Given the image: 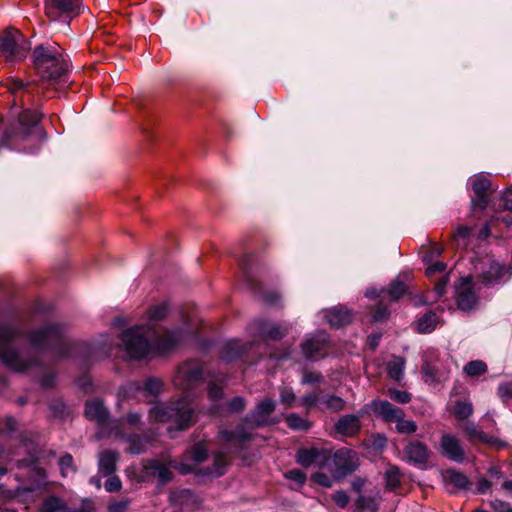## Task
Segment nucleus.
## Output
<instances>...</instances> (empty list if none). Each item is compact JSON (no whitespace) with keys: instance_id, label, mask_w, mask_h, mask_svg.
<instances>
[{"instance_id":"nucleus-1","label":"nucleus","mask_w":512,"mask_h":512,"mask_svg":"<svg viewBox=\"0 0 512 512\" xmlns=\"http://www.w3.org/2000/svg\"><path fill=\"white\" fill-rule=\"evenodd\" d=\"M24 339V334L15 327L0 324V359L5 366L16 372H24L39 363L38 354L49 353L53 359H64L76 352L87 351L92 357L94 348L84 343L70 342L65 337L63 326L47 325L29 333L28 358L17 346Z\"/></svg>"},{"instance_id":"nucleus-2","label":"nucleus","mask_w":512,"mask_h":512,"mask_svg":"<svg viewBox=\"0 0 512 512\" xmlns=\"http://www.w3.org/2000/svg\"><path fill=\"white\" fill-rule=\"evenodd\" d=\"M41 115L35 112H24L18 122L5 131L0 143L3 148L33 153L38 150L47 138V133L39 125Z\"/></svg>"},{"instance_id":"nucleus-3","label":"nucleus","mask_w":512,"mask_h":512,"mask_svg":"<svg viewBox=\"0 0 512 512\" xmlns=\"http://www.w3.org/2000/svg\"><path fill=\"white\" fill-rule=\"evenodd\" d=\"M160 325V306H154L149 314L147 326H136L120 335V344L127 356L133 360L146 358L151 352V343Z\"/></svg>"},{"instance_id":"nucleus-4","label":"nucleus","mask_w":512,"mask_h":512,"mask_svg":"<svg viewBox=\"0 0 512 512\" xmlns=\"http://www.w3.org/2000/svg\"><path fill=\"white\" fill-rule=\"evenodd\" d=\"M275 401L270 398L261 400L243 419L235 430H222L219 433L221 440L228 445L242 447L251 440L248 429H255L268 425L271 414L275 411Z\"/></svg>"},{"instance_id":"nucleus-5","label":"nucleus","mask_w":512,"mask_h":512,"mask_svg":"<svg viewBox=\"0 0 512 512\" xmlns=\"http://www.w3.org/2000/svg\"><path fill=\"white\" fill-rule=\"evenodd\" d=\"M33 65L42 81L53 83L68 71V60L56 43H46L35 47Z\"/></svg>"},{"instance_id":"nucleus-6","label":"nucleus","mask_w":512,"mask_h":512,"mask_svg":"<svg viewBox=\"0 0 512 512\" xmlns=\"http://www.w3.org/2000/svg\"><path fill=\"white\" fill-rule=\"evenodd\" d=\"M30 50V42L16 29H7L0 35V55L6 61L24 59Z\"/></svg>"},{"instance_id":"nucleus-7","label":"nucleus","mask_w":512,"mask_h":512,"mask_svg":"<svg viewBox=\"0 0 512 512\" xmlns=\"http://www.w3.org/2000/svg\"><path fill=\"white\" fill-rule=\"evenodd\" d=\"M192 416L193 408L187 402H178L174 406L162 407V422L166 420L175 422V428L173 426L167 428L171 438L176 437V431L185 430L191 425Z\"/></svg>"},{"instance_id":"nucleus-8","label":"nucleus","mask_w":512,"mask_h":512,"mask_svg":"<svg viewBox=\"0 0 512 512\" xmlns=\"http://www.w3.org/2000/svg\"><path fill=\"white\" fill-rule=\"evenodd\" d=\"M333 474L336 478H343L353 473L359 466V458L355 451L340 449L333 456Z\"/></svg>"},{"instance_id":"nucleus-9","label":"nucleus","mask_w":512,"mask_h":512,"mask_svg":"<svg viewBox=\"0 0 512 512\" xmlns=\"http://www.w3.org/2000/svg\"><path fill=\"white\" fill-rule=\"evenodd\" d=\"M456 303L459 309L468 311L477 305L478 296L474 290L472 279L467 277L461 279L455 286Z\"/></svg>"},{"instance_id":"nucleus-10","label":"nucleus","mask_w":512,"mask_h":512,"mask_svg":"<svg viewBox=\"0 0 512 512\" xmlns=\"http://www.w3.org/2000/svg\"><path fill=\"white\" fill-rule=\"evenodd\" d=\"M512 278V265L491 262L481 274L482 282L488 286L507 282Z\"/></svg>"},{"instance_id":"nucleus-11","label":"nucleus","mask_w":512,"mask_h":512,"mask_svg":"<svg viewBox=\"0 0 512 512\" xmlns=\"http://www.w3.org/2000/svg\"><path fill=\"white\" fill-rule=\"evenodd\" d=\"M368 407L376 417L381 418L385 422H395L404 417L403 409L394 406L387 400H373Z\"/></svg>"},{"instance_id":"nucleus-12","label":"nucleus","mask_w":512,"mask_h":512,"mask_svg":"<svg viewBox=\"0 0 512 512\" xmlns=\"http://www.w3.org/2000/svg\"><path fill=\"white\" fill-rule=\"evenodd\" d=\"M440 447L442 455L449 460L457 463H462L465 460V451L457 437L451 434H443Z\"/></svg>"},{"instance_id":"nucleus-13","label":"nucleus","mask_w":512,"mask_h":512,"mask_svg":"<svg viewBox=\"0 0 512 512\" xmlns=\"http://www.w3.org/2000/svg\"><path fill=\"white\" fill-rule=\"evenodd\" d=\"M252 325L259 336L273 341L282 339L288 332L286 327H282L265 319L254 320Z\"/></svg>"},{"instance_id":"nucleus-14","label":"nucleus","mask_w":512,"mask_h":512,"mask_svg":"<svg viewBox=\"0 0 512 512\" xmlns=\"http://www.w3.org/2000/svg\"><path fill=\"white\" fill-rule=\"evenodd\" d=\"M328 343V334L319 331L308 336L301 344L302 353L305 358H312L323 351Z\"/></svg>"},{"instance_id":"nucleus-15","label":"nucleus","mask_w":512,"mask_h":512,"mask_svg":"<svg viewBox=\"0 0 512 512\" xmlns=\"http://www.w3.org/2000/svg\"><path fill=\"white\" fill-rule=\"evenodd\" d=\"M22 454H26L25 457L16 459V466L18 468L24 466H30L35 463L38 459L39 450L37 448L36 443L32 439H23L21 441L20 446L14 452L15 456H20Z\"/></svg>"},{"instance_id":"nucleus-16","label":"nucleus","mask_w":512,"mask_h":512,"mask_svg":"<svg viewBox=\"0 0 512 512\" xmlns=\"http://www.w3.org/2000/svg\"><path fill=\"white\" fill-rule=\"evenodd\" d=\"M143 393L146 396L153 397V401H151V408L149 409L148 417L152 422H158L160 420V405L158 401V396L160 394V381L156 378H150L147 380L145 387L143 389Z\"/></svg>"},{"instance_id":"nucleus-17","label":"nucleus","mask_w":512,"mask_h":512,"mask_svg":"<svg viewBox=\"0 0 512 512\" xmlns=\"http://www.w3.org/2000/svg\"><path fill=\"white\" fill-rule=\"evenodd\" d=\"M334 428L338 434L352 437L361 429L360 416L355 414L343 415L335 423Z\"/></svg>"},{"instance_id":"nucleus-18","label":"nucleus","mask_w":512,"mask_h":512,"mask_svg":"<svg viewBox=\"0 0 512 512\" xmlns=\"http://www.w3.org/2000/svg\"><path fill=\"white\" fill-rule=\"evenodd\" d=\"M407 459L414 464H424L428 461L430 451L428 447L420 441H412L404 449Z\"/></svg>"},{"instance_id":"nucleus-19","label":"nucleus","mask_w":512,"mask_h":512,"mask_svg":"<svg viewBox=\"0 0 512 512\" xmlns=\"http://www.w3.org/2000/svg\"><path fill=\"white\" fill-rule=\"evenodd\" d=\"M119 455L116 451L107 449L101 451L98 455V471L102 476L112 475L117 468Z\"/></svg>"},{"instance_id":"nucleus-20","label":"nucleus","mask_w":512,"mask_h":512,"mask_svg":"<svg viewBox=\"0 0 512 512\" xmlns=\"http://www.w3.org/2000/svg\"><path fill=\"white\" fill-rule=\"evenodd\" d=\"M187 331L183 328L162 331V354L177 348L186 338Z\"/></svg>"},{"instance_id":"nucleus-21","label":"nucleus","mask_w":512,"mask_h":512,"mask_svg":"<svg viewBox=\"0 0 512 512\" xmlns=\"http://www.w3.org/2000/svg\"><path fill=\"white\" fill-rule=\"evenodd\" d=\"M202 375L203 367L199 361H187L178 369V377H182L187 381V386L192 382L199 381L202 378Z\"/></svg>"},{"instance_id":"nucleus-22","label":"nucleus","mask_w":512,"mask_h":512,"mask_svg":"<svg viewBox=\"0 0 512 512\" xmlns=\"http://www.w3.org/2000/svg\"><path fill=\"white\" fill-rule=\"evenodd\" d=\"M85 415L89 420L102 425L108 420L109 413L102 401L96 399L86 403Z\"/></svg>"},{"instance_id":"nucleus-23","label":"nucleus","mask_w":512,"mask_h":512,"mask_svg":"<svg viewBox=\"0 0 512 512\" xmlns=\"http://www.w3.org/2000/svg\"><path fill=\"white\" fill-rule=\"evenodd\" d=\"M325 317L331 326L339 328L351 322L352 313L346 307L339 306L330 309Z\"/></svg>"},{"instance_id":"nucleus-24","label":"nucleus","mask_w":512,"mask_h":512,"mask_svg":"<svg viewBox=\"0 0 512 512\" xmlns=\"http://www.w3.org/2000/svg\"><path fill=\"white\" fill-rule=\"evenodd\" d=\"M244 351V347L237 340H229L222 346L220 358L225 362H232Z\"/></svg>"},{"instance_id":"nucleus-25","label":"nucleus","mask_w":512,"mask_h":512,"mask_svg":"<svg viewBox=\"0 0 512 512\" xmlns=\"http://www.w3.org/2000/svg\"><path fill=\"white\" fill-rule=\"evenodd\" d=\"M80 7V0H47V10L51 13L52 9H57L61 12L70 13L75 12Z\"/></svg>"},{"instance_id":"nucleus-26","label":"nucleus","mask_w":512,"mask_h":512,"mask_svg":"<svg viewBox=\"0 0 512 512\" xmlns=\"http://www.w3.org/2000/svg\"><path fill=\"white\" fill-rule=\"evenodd\" d=\"M445 480L454 485L456 488L466 490L469 488L471 482L466 475L454 469H448L445 472Z\"/></svg>"},{"instance_id":"nucleus-27","label":"nucleus","mask_w":512,"mask_h":512,"mask_svg":"<svg viewBox=\"0 0 512 512\" xmlns=\"http://www.w3.org/2000/svg\"><path fill=\"white\" fill-rule=\"evenodd\" d=\"M405 368V360L403 357L394 356L387 363L388 375L391 379L400 381L403 378Z\"/></svg>"},{"instance_id":"nucleus-28","label":"nucleus","mask_w":512,"mask_h":512,"mask_svg":"<svg viewBox=\"0 0 512 512\" xmlns=\"http://www.w3.org/2000/svg\"><path fill=\"white\" fill-rule=\"evenodd\" d=\"M437 315L433 312H428L418 319L417 331L419 333H430L437 325Z\"/></svg>"},{"instance_id":"nucleus-29","label":"nucleus","mask_w":512,"mask_h":512,"mask_svg":"<svg viewBox=\"0 0 512 512\" xmlns=\"http://www.w3.org/2000/svg\"><path fill=\"white\" fill-rule=\"evenodd\" d=\"M321 456V452L317 448L302 449L297 453V462L305 467L315 463Z\"/></svg>"},{"instance_id":"nucleus-30","label":"nucleus","mask_w":512,"mask_h":512,"mask_svg":"<svg viewBox=\"0 0 512 512\" xmlns=\"http://www.w3.org/2000/svg\"><path fill=\"white\" fill-rule=\"evenodd\" d=\"M462 429L469 440H477L483 443L491 442V438H489L483 431L479 430L472 422L465 423L462 426Z\"/></svg>"},{"instance_id":"nucleus-31","label":"nucleus","mask_w":512,"mask_h":512,"mask_svg":"<svg viewBox=\"0 0 512 512\" xmlns=\"http://www.w3.org/2000/svg\"><path fill=\"white\" fill-rule=\"evenodd\" d=\"M321 404H323L326 409H329L332 412H339L345 408L346 402L343 398L334 394H322Z\"/></svg>"},{"instance_id":"nucleus-32","label":"nucleus","mask_w":512,"mask_h":512,"mask_svg":"<svg viewBox=\"0 0 512 512\" xmlns=\"http://www.w3.org/2000/svg\"><path fill=\"white\" fill-rule=\"evenodd\" d=\"M471 186L475 194H487L491 184L488 176L480 173L471 179Z\"/></svg>"},{"instance_id":"nucleus-33","label":"nucleus","mask_w":512,"mask_h":512,"mask_svg":"<svg viewBox=\"0 0 512 512\" xmlns=\"http://www.w3.org/2000/svg\"><path fill=\"white\" fill-rule=\"evenodd\" d=\"M65 507V502L56 496L47 498L41 505L39 512H61Z\"/></svg>"},{"instance_id":"nucleus-34","label":"nucleus","mask_w":512,"mask_h":512,"mask_svg":"<svg viewBox=\"0 0 512 512\" xmlns=\"http://www.w3.org/2000/svg\"><path fill=\"white\" fill-rule=\"evenodd\" d=\"M286 423L289 428L298 431H307L311 427V424L308 420L294 413L286 417Z\"/></svg>"},{"instance_id":"nucleus-35","label":"nucleus","mask_w":512,"mask_h":512,"mask_svg":"<svg viewBox=\"0 0 512 512\" xmlns=\"http://www.w3.org/2000/svg\"><path fill=\"white\" fill-rule=\"evenodd\" d=\"M463 370L471 377L480 376L487 371V365L481 360H474L468 362Z\"/></svg>"},{"instance_id":"nucleus-36","label":"nucleus","mask_w":512,"mask_h":512,"mask_svg":"<svg viewBox=\"0 0 512 512\" xmlns=\"http://www.w3.org/2000/svg\"><path fill=\"white\" fill-rule=\"evenodd\" d=\"M453 413L457 419H467L473 413L472 404L468 402L458 401L454 406Z\"/></svg>"},{"instance_id":"nucleus-37","label":"nucleus","mask_w":512,"mask_h":512,"mask_svg":"<svg viewBox=\"0 0 512 512\" xmlns=\"http://www.w3.org/2000/svg\"><path fill=\"white\" fill-rule=\"evenodd\" d=\"M129 443V452L132 454H140L146 450L148 442L138 435L129 436L127 439Z\"/></svg>"},{"instance_id":"nucleus-38","label":"nucleus","mask_w":512,"mask_h":512,"mask_svg":"<svg viewBox=\"0 0 512 512\" xmlns=\"http://www.w3.org/2000/svg\"><path fill=\"white\" fill-rule=\"evenodd\" d=\"M406 292V286L402 281L396 280L392 282L387 289V293L391 300H398L401 298Z\"/></svg>"},{"instance_id":"nucleus-39","label":"nucleus","mask_w":512,"mask_h":512,"mask_svg":"<svg viewBox=\"0 0 512 512\" xmlns=\"http://www.w3.org/2000/svg\"><path fill=\"white\" fill-rule=\"evenodd\" d=\"M396 430L400 434H412L417 430V424L413 420H404V417H401V420H396Z\"/></svg>"},{"instance_id":"nucleus-40","label":"nucleus","mask_w":512,"mask_h":512,"mask_svg":"<svg viewBox=\"0 0 512 512\" xmlns=\"http://www.w3.org/2000/svg\"><path fill=\"white\" fill-rule=\"evenodd\" d=\"M387 395L390 397V399L399 404H406L411 401L410 393L395 388H389L387 390Z\"/></svg>"},{"instance_id":"nucleus-41","label":"nucleus","mask_w":512,"mask_h":512,"mask_svg":"<svg viewBox=\"0 0 512 512\" xmlns=\"http://www.w3.org/2000/svg\"><path fill=\"white\" fill-rule=\"evenodd\" d=\"M59 467L63 477L68 476L70 472H75L72 455L68 453L63 455L59 460Z\"/></svg>"},{"instance_id":"nucleus-42","label":"nucleus","mask_w":512,"mask_h":512,"mask_svg":"<svg viewBox=\"0 0 512 512\" xmlns=\"http://www.w3.org/2000/svg\"><path fill=\"white\" fill-rule=\"evenodd\" d=\"M279 398L280 402L284 404L286 408L294 406L296 400L295 393L293 392L292 388L289 387H282L280 389Z\"/></svg>"},{"instance_id":"nucleus-43","label":"nucleus","mask_w":512,"mask_h":512,"mask_svg":"<svg viewBox=\"0 0 512 512\" xmlns=\"http://www.w3.org/2000/svg\"><path fill=\"white\" fill-rule=\"evenodd\" d=\"M423 379L426 383H432L438 379L437 369L428 361H424L422 365Z\"/></svg>"},{"instance_id":"nucleus-44","label":"nucleus","mask_w":512,"mask_h":512,"mask_svg":"<svg viewBox=\"0 0 512 512\" xmlns=\"http://www.w3.org/2000/svg\"><path fill=\"white\" fill-rule=\"evenodd\" d=\"M321 400H322V392L321 391H317V392L312 393V394L304 395L301 398V404L303 406H305L309 410L312 407H315L318 404H320Z\"/></svg>"},{"instance_id":"nucleus-45","label":"nucleus","mask_w":512,"mask_h":512,"mask_svg":"<svg viewBox=\"0 0 512 512\" xmlns=\"http://www.w3.org/2000/svg\"><path fill=\"white\" fill-rule=\"evenodd\" d=\"M385 478L387 487L391 490H394L400 484L399 471L397 468H391L387 470Z\"/></svg>"},{"instance_id":"nucleus-46","label":"nucleus","mask_w":512,"mask_h":512,"mask_svg":"<svg viewBox=\"0 0 512 512\" xmlns=\"http://www.w3.org/2000/svg\"><path fill=\"white\" fill-rule=\"evenodd\" d=\"M208 455L207 448L204 443L196 444L192 449V459L196 463H201L206 460Z\"/></svg>"},{"instance_id":"nucleus-47","label":"nucleus","mask_w":512,"mask_h":512,"mask_svg":"<svg viewBox=\"0 0 512 512\" xmlns=\"http://www.w3.org/2000/svg\"><path fill=\"white\" fill-rule=\"evenodd\" d=\"M227 407L231 413H238L245 409L246 401L243 397L237 396L227 402Z\"/></svg>"},{"instance_id":"nucleus-48","label":"nucleus","mask_w":512,"mask_h":512,"mask_svg":"<svg viewBox=\"0 0 512 512\" xmlns=\"http://www.w3.org/2000/svg\"><path fill=\"white\" fill-rule=\"evenodd\" d=\"M144 472L146 476H158L160 478V461H147L144 464Z\"/></svg>"},{"instance_id":"nucleus-49","label":"nucleus","mask_w":512,"mask_h":512,"mask_svg":"<svg viewBox=\"0 0 512 512\" xmlns=\"http://www.w3.org/2000/svg\"><path fill=\"white\" fill-rule=\"evenodd\" d=\"M323 380V376L320 372L304 371L302 374V384H314L319 383Z\"/></svg>"},{"instance_id":"nucleus-50","label":"nucleus","mask_w":512,"mask_h":512,"mask_svg":"<svg viewBox=\"0 0 512 512\" xmlns=\"http://www.w3.org/2000/svg\"><path fill=\"white\" fill-rule=\"evenodd\" d=\"M226 465V460H225V456L223 453H219L215 456V459H214V471L211 472V474L219 477L221 476L224 471H223V468L225 467Z\"/></svg>"},{"instance_id":"nucleus-51","label":"nucleus","mask_w":512,"mask_h":512,"mask_svg":"<svg viewBox=\"0 0 512 512\" xmlns=\"http://www.w3.org/2000/svg\"><path fill=\"white\" fill-rule=\"evenodd\" d=\"M104 486H105V489L107 492L112 493V492L120 491V489L122 487V483H121V480L119 479V477L112 476L106 480Z\"/></svg>"},{"instance_id":"nucleus-52","label":"nucleus","mask_w":512,"mask_h":512,"mask_svg":"<svg viewBox=\"0 0 512 512\" xmlns=\"http://www.w3.org/2000/svg\"><path fill=\"white\" fill-rule=\"evenodd\" d=\"M130 504L128 499L112 502L108 505V512H124Z\"/></svg>"},{"instance_id":"nucleus-53","label":"nucleus","mask_w":512,"mask_h":512,"mask_svg":"<svg viewBox=\"0 0 512 512\" xmlns=\"http://www.w3.org/2000/svg\"><path fill=\"white\" fill-rule=\"evenodd\" d=\"M498 395L502 399H512V381L501 383L498 386Z\"/></svg>"},{"instance_id":"nucleus-54","label":"nucleus","mask_w":512,"mask_h":512,"mask_svg":"<svg viewBox=\"0 0 512 512\" xmlns=\"http://www.w3.org/2000/svg\"><path fill=\"white\" fill-rule=\"evenodd\" d=\"M488 200L486 194H476V197L471 200L473 209L484 210L487 206Z\"/></svg>"},{"instance_id":"nucleus-55","label":"nucleus","mask_w":512,"mask_h":512,"mask_svg":"<svg viewBox=\"0 0 512 512\" xmlns=\"http://www.w3.org/2000/svg\"><path fill=\"white\" fill-rule=\"evenodd\" d=\"M286 476L288 479L295 481L299 485L304 484L306 481L305 474L299 469L290 470L287 472Z\"/></svg>"},{"instance_id":"nucleus-56","label":"nucleus","mask_w":512,"mask_h":512,"mask_svg":"<svg viewBox=\"0 0 512 512\" xmlns=\"http://www.w3.org/2000/svg\"><path fill=\"white\" fill-rule=\"evenodd\" d=\"M333 499L337 506H339L340 508H345L349 502V497L343 490L336 491V493L333 496Z\"/></svg>"},{"instance_id":"nucleus-57","label":"nucleus","mask_w":512,"mask_h":512,"mask_svg":"<svg viewBox=\"0 0 512 512\" xmlns=\"http://www.w3.org/2000/svg\"><path fill=\"white\" fill-rule=\"evenodd\" d=\"M490 505L496 512H512V508L509 503L499 499L492 500Z\"/></svg>"},{"instance_id":"nucleus-58","label":"nucleus","mask_w":512,"mask_h":512,"mask_svg":"<svg viewBox=\"0 0 512 512\" xmlns=\"http://www.w3.org/2000/svg\"><path fill=\"white\" fill-rule=\"evenodd\" d=\"M449 283L448 275L442 276V278L435 284V293L437 297H442L445 294L446 287Z\"/></svg>"},{"instance_id":"nucleus-59","label":"nucleus","mask_w":512,"mask_h":512,"mask_svg":"<svg viewBox=\"0 0 512 512\" xmlns=\"http://www.w3.org/2000/svg\"><path fill=\"white\" fill-rule=\"evenodd\" d=\"M313 479L317 484H319L323 487H327V488L331 487L332 483H333V480L328 475H326L324 473L314 474Z\"/></svg>"},{"instance_id":"nucleus-60","label":"nucleus","mask_w":512,"mask_h":512,"mask_svg":"<svg viewBox=\"0 0 512 512\" xmlns=\"http://www.w3.org/2000/svg\"><path fill=\"white\" fill-rule=\"evenodd\" d=\"M208 394L214 401L219 400L223 396L222 388L215 383H211L208 387Z\"/></svg>"},{"instance_id":"nucleus-61","label":"nucleus","mask_w":512,"mask_h":512,"mask_svg":"<svg viewBox=\"0 0 512 512\" xmlns=\"http://www.w3.org/2000/svg\"><path fill=\"white\" fill-rule=\"evenodd\" d=\"M356 505L359 509H373L374 508V502L371 498H367L363 495H359Z\"/></svg>"},{"instance_id":"nucleus-62","label":"nucleus","mask_w":512,"mask_h":512,"mask_svg":"<svg viewBox=\"0 0 512 512\" xmlns=\"http://www.w3.org/2000/svg\"><path fill=\"white\" fill-rule=\"evenodd\" d=\"M446 269V264L443 263V262H436L432 265H430L427 270H426V273L428 276H431L433 275L434 273H437V272H444Z\"/></svg>"},{"instance_id":"nucleus-63","label":"nucleus","mask_w":512,"mask_h":512,"mask_svg":"<svg viewBox=\"0 0 512 512\" xmlns=\"http://www.w3.org/2000/svg\"><path fill=\"white\" fill-rule=\"evenodd\" d=\"M388 315V310L385 307L379 306L373 313V320L376 322L383 321Z\"/></svg>"},{"instance_id":"nucleus-64","label":"nucleus","mask_w":512,"mask_h":512,"mask_svg":"<svg viewBox=\"0 0 512 512\" xmlns=\"http://www.w3.org/2000/svg\"><path fill=\"white\" fill-rule=\"evenodd\" d=\"M492 483L485 478H481L477 483V493L485 494L490 488Z\"/></svg>"}]
</instances>
